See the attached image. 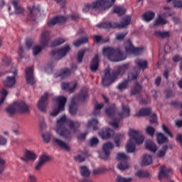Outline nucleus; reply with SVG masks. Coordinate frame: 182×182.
I'll return each mask as SVG.
<instances>
[{"instance_id":"1","label":"nucleus","mask_w":182,"mask_h":182,"mask_svg":"<svg viewBox=\"0 0 182 182\" xmlns=\"http://www.w3.org/2000/svg\"><path fill=\"white\" fill-rule=\"evenodd\" d=\"M130 68V63H127L117 67V69L110 73L109 68L105 69V75L102 76V83L105 87L110 86L117 79L119 75H124Z\"/></svg>"},{"instance_id":"2","label":"nucleus","mask_w":182,"mask_h":182,"mask_svg":"<svg viewBox=\"0 0 182 182\" xmlns=\"http://www.w3.org/2000/svg\"><path fill=\"white\" fill-rule=\"evenodd\" d=\"M122 112L118 113V117H114V113L116 112V107H111L107 108L105 110L106 114L108 116V117H111V119H113L112 122H109L110 126L113 127L114 129H118L119 128V124L120 123V120L123 119V117H129L130 116V108L129 106L122 104Z\"/></svg>"},{"instance_id":"3","label":"nucleus","mask_w":182,"mask_h":182,"mask_svg":"<svg viewBox=\"0 0 182 182\" xmlns=\"http://www.w3.org/2000/svg\"><path fill=\"white\" fill-rule=\"evenodd\" d=\"M116 0H96L92 3H86L82 12L87 14L89 11H106L114 5Z\"/></svg>"},{"instance_id":"4","label":"nucleus","mask_w":182,"mask_h":182,"mask_svg":"<svg viewBox=\"0 0 182 182\" xmlns=\"http://www.w3.org/2000/svg\"><path fill=\"white\" fill-rule=\"evenodd\" d=\"M130 22H132V16H125L120 23L105 21L99 23L96 26L102 29H123L124 28H127L130 25Z\"/></svg>"},{"instance_id":"5","label":"nucleus","mask_w":182,"mask_h":182,"mask_svg":"<svg viewBox=\"0 0 182 182\" xmlns=\"http://www.w3.org/2000/svg\"><path fill=\"white\" fill-rule=\"evenodd\" d=\"M130 139L127 144V153H134L136 151V144H143L144 141V136L140 134V132L136 130H130Z\"/></svg>"},{"instance_id":"6","label":"nucleus","mask_w":182,"mask_h":182,"mask_svg":"<svg viewBox=\"0 0 182 182\" xmlns=\"http://www.w3.org/2000/svg\"><path fill=\"white\" fill-rule=\"evenodd\" d=\"M104 56H107L111 62H120L126 59V53L119 48H113L112 47L104 48L102 50Z\"/></svg>"},{"instance_id":"7","label":"nucleus","mask_w":182,"mask_h":182,"mask_svg":"<svg viewBox=\"0 0 182 182\" xmlns=\"http://www.w3.org/2000/svg\"><path fill=\"white\" fill-rule=\"evenodd\" d=\"M65 123H66V116L64 115L57 121L55 132L60 137H63L65 140H70L72 134L70 131L65 126Z\"/></svg>"},{"instance_id":"8","label":"nucleus","mask_w":182,"mask_h":182,"mask_svg":"<svg viewBox=\"0 0 182 182\" xmlns=\"http://www.w3.org/2000/svg\"><path fill=\"white\" fill-rule=\"evenodd\" d=\"M89 94L87 92H81L77 97H73L71 100V104L69 107V112L72 116H76V112H77V102L83 103L87 100Z\"/></svg>"},{"instance_id":"9","label":"nucleus","mask_w":182,"mask_h":182,"mask_svg":"<svg viewBox=\"0 0 182 182\" xmlns=\"http://www.w3.org/2000/svg\"><path fill=\"white\" fill-rule=\"evenodd\" d=\"M134 63L136 67L134 68V72L131 73L129 75L131 80H136L137 77H139V75H140V70H144V69H147V61L146 60H143L141 58H136L134 60Z\"/></svg>"},{"instance_id":"10","label":"nucleus","mask_w":182,"mask_h":182,"mask_svg":"<svg viewBox=\"0 0 182 182\" xmlns=\"http://www.w3.org/2000/svg\"><path fill=\"white\" fill-rule=\"evenodd\" d=\"M50 39V36H49V31H43L41 36V45L42 47L39 46H36L33 47V56H37V55H39L41 52H42V50L46 46H48V44L49 43V41Z\"/></svg>"},{"instance_id":"11","label":"nucleus","mask_w":182,"mask_h":182,"mask_svg":"<svg viewBox=\"0 0 182 182\" xmlns=\"http://www.w3.org/2000/svg\"><path fill=\"white\" fill-rule=\"evenodd\" d=\"M55 102L58 104V106L53 111L51 112V116H58L60 112L65 110V106L68 102V98L64 96H58L55 98Z\"/></svg>"},{"instance_id":"12","label":"nucleus","mask_w":182,"mask_h":182,"mask_svg":"<svg viewBox=\"0 0 182 182\" xmlns=\"http://www.w3.org/2000/svg\"><path fill=\"white\" fill-rule=\"evenodd\" d=\"M70 50V47L69 46H65L64 47L53 50L50 52V55L54 59V60H60L62 58L66 56V54Z\"/></svg>"},{"instance_id":"13","label":"nucleus","mask_w":182,"mask_h":182,"mask_svg":"<svg viewBox=\"0 0 182 182\" xmlns=\"http://www.w3.org/2000/svg\"><path fill=\"white\" fill-rule=\"evenodd\" d=\"M127 159H129V156L124 153H118L117 154V160L121 161L117 165V168L121 171H124V170H129V168H130Z\"/></svg>"},{"instance_id":"14","label":"nucleus","mask_w":182,"mask_h":182,"mask_svg":"<svg viewBox=\"0 0 182 182\" xmlns=\"http://www.w3.org/2000/svg\"><path fill=\"white\" fill-rule=\"evenodd\" d=\"M48 106H49V94L45 92L39 99L37 103V107L40 112H46Z\"/></svg>"},{"instance_id":"15","label":"nucleus","mask_w":182,"mask_h":182,"mask_svg":"<svg viewBox=\"0 0 182 182\" xmlns=\"http://www.w3.org/2000/svg\"><path fill=\"white\" fill-rule=\"evenodd\" d=\"M125 50L127 53H132L135 56H139V55L143 53V48H134L130 40L127 41L125 43Z\"/></svg>"},{"instance_id":"16","label":"nucleus","mask_w":182,"mask_h":182,"mask_svg":"<svg viewBox=\"0 0 182 182\" xmlns=\"http://www.w3.org/2000/svg\"><path fill=\"white\" fill-rule=\"evenodd\" d=\"M114 146L112 142H107L102 146V153H100L99 156L102 160H107L110 156V150H112Z\"/></svg>"},{"instance_id":"17","label":"nucleus","mask_w":182,"mask_h":182,"mask_svg":"<svg viewBox=\"0 0 182 182\" xmlns=\"http://www.w3.org/2000/svg\"><path fill=\"white\" fill-rule=\"evenodd\" d=\"M143 93L141 92H132L130 96H136L140 105H147L150 102V97L146 92Z\"/></svg>"},{"instance_id":"18","label":"nucleus","mask_w":182,"mask_h":182,"mask_svg":"<svg viewBox=\"0 0 182 182\" xmlns=\"http://www.w3.org/2000/svg\"><path fill=\"white\" fill-rule=\"evenodd\" d=\"M171 174H173V169L167 168V166L164 165L159 167V180H163V178H168Z\"/></svg>"},{"instance_id":"19","label":"nucleus","mask_w":182,"mask_h":182,"mask_svg":"<svg viewBox=\"0 0 182 182\" xmlns=\"http://www.w3.org/2000/svg\"><path fill=\"white\" fill-rule=\"evenodd\" d=\"M25 75L28 85L33 86V85L36 83V80H35V77L33 76V68L27 67L25 70Z\"/></svg>"},{"instance_id":"20","label":"nucleus","mask_w":182,"mask_h":182,"mask_svg":"<svg viewBox=\"0 0 182 182\" xmlns=\"http://www.w3.org/2000/svg\"><path fill=\"white\" fill-rule=\"evenodd\" d=\"M16 107H17V112H19L20 113H23V114H29L31 113V107L25 103L23 101H17L16 102Z\"/></svg>"},{"instance_id":"21","label":"nucleus","mask_w":182,"mask_h":182,"mask_svg":"<svg viewBox=\"0 0 182 182\" xmlns=\"http://www.w3.org/2000/svg\"><path fill=\"white\" fill-rule=\"evenodd\" d=\"M49 160H50V157L46 155L40 156L37 162L35 164L36 171H39V170L43 166V164H45L46 161H49Z\"/></svg>"},{"instance_id":"22","label":"nucleus","mask_w":182,"mask_h":182,"mask_svg":"<svg viewBox=\"0 0 182 182\" xmlns=\"http://www.w3.org/2000/svg\"><path fill=\"white\" fill-rule=\"evenodd\" d=\"M76 87H77V82H61V89H63V90L73 92Z\"/></svg>"},{"instance_id":"23","label":"nucleus","mask_w":182,"mask_h":182,"mask_svg":"<svg viewBox=\"0 0 182 182\" xmlns=\"http://www.w3.org/2000/svg\"><path fill=\"white\" fill-rule=\"evenodd\" d=\"M53 142L55 144L58 146L60 149H62V150H65V151H70V146L66 142L63 141L62 139L54 137L53 138Z\"/></svg>"},{"instance_id":"24","label":"nucleus","mask_w":182,"mask_h":182,"mask_svg":"<svg viewBox=\"0 0 182 182\" xmlns=\"http://www.w3.org/2000/svg\"><path fill=\"white\" fill-rule=\"evenodd\" d=\"M14 76L11 77L8 76L6 77V80L3 82L4 86L6 87H13V86H15V84L16 83V79L15 78V76L18 75L16 71L14 72Z\"/></svg>"},{"instance_id":"25","label":"nucleus","mask_w":182,"mask_h":182,"mask_svg":"<svg viewBox=\"0 0 182 182\" xmlns=\"http://www.w3.org/2000/svg\"><path fill=\"white\" fill-rule=\"evenodd\" d=\"M113 133H114V132L112 129L103 128L99 132V134L103 140H106L107 139H110V137H112V134H113Z\"/></svg>"},{"instance_id":"26","label":"nucleus","mask_w":182,"mask_h":182,"mask_svg":"<svg viewBox=\"0 0 182 182\" xmlns=\"http://www.w3.org/2000/svg\"><path fill=\"white\" fill-rule=\"evenodd\" d=\"M63 22H66V17L63 16H56L48 21V26H55L56 23H62Z\"/></svg>"},{"instance_id":"27","label":"nucleus","mask_w":182,"mask_h":182,"mask_svg":"<svg viewBox=\"0 0 182 182\" xmlns=\"http://www.w3.org/2000/svg\"><path fill=\"white\" fill-rule=\"evenodd\" d=\"M100 62V60L99 59V55L96 54L90 63V69L91 72L97 71V70L99 69Z\"/></svg>"},{"instance_id":"28","label":"nucleus","mask_w":182,"mask_h":182,"mask_svg":"<svg viewBox=\"0 0 182 182\" xmlns=\"http://www.w3.org/2000/svg\"><path fill=\"white\" fill-rule=\"evenodd\" d=\"M145 148L146 150L151 151L152 153H156L157 151V146L154 141L151 140H147L145 142Z\"/></svg>"},{"instance_id":"29","label":"nucleus","mask_w":182,"mask_h":182,"mask_svg":"<svg viewBox=\"0 0 182 182\" xmlns=\"http://www.w3.org/2000/svg\"><path fill=\"white\" fill-rule=\"evenodd\" d=\"M155 16L156 13L151 11H148L141 15V18L143 21H145V22H150V21H153Z\"/></svg>"},{"instance_id":"30","label":"nucleus","mask_w":182,"mask_h":182,"mask_svg":"<svg viewBox=\"0 0 182 182\" xmlns=\"http://www.w3.org/2000/svg\"><path fill=\"white\" fill-rule=\"evenodd\" d=\"M150 114H151V108L145 107L141 109L138 112H136L135 116H136L137 117H141L144 116H150Z\"/></svg>"},{"instance_id":"31","label":"nucleus","mask_w":182,"mask_h":182,"mask_svg":"<svg viewBox=\"0 0 182 182\" xmlns=\"http://www.w3.org/2000/svg\"><path fill=\"white\" fill-rule=\"evenodd\" d=\"M154 34L156 38H159V39H166V38H170L169 31H161L160 30H157L154 32Z\"/></svg>"},{"instance_id":"32","label":"nucleus","mask_w":182,"mask_h":182,"mask_svg":"<svg viewBox=\"0 0 182 182\" xmlns=\"http://www.w3.org/2000/svg\"><path fill=\"white\" fill-rule=\"evenodd\" d=\"M16 111H18V108L16 107V102H14L13 104L9 105L6 109V112L7 114H9V116L15 114V113H16Z\"/></svg>"},{"instance_id":"33","label":"nucleus","mask_w":182,"mask_h":182,"mask_svg":"<svg viewBox=\"0 0 182 182\" xmlns=\"http://www.w3.org/2000/svg\"><path fill=\"white\" fill-rule=\"evenodd\" d=\"M68 127L70 130H73L74 133H76L77 129L80 127V123L78 121L70 120L68 122Z\"/></svg>"},{"instance_id":"34","label":"nucleus","mask_w":182,"mask_h":182,"mask_svg":"<svg viewBox=\"0 0 182 182\" xmlns=\"http://www.w3.org/2000/svg\"><path fill=\"white\" fill-rule=\"evenodd\" d=\"M24 156H25V159H24L25 161H26L28 160H30L31 161H35V160H36V159H37V156L35 154V153H33L29 150H26L25 151Z\"/></svg>"},{"instance_id":"35","label":"nucleus","mask_w":182,"mask_h":182,"mask_svg":"<svg viewBox=\"0 0 182 182\" xmlns=\"http://www.w3.org/2000/svg\"><path fill=\"white\" fill-rule=\"evenodd\" d=\"M11 4L13 6H14L15 14H16V15H21V14H23L24 9L21 6L18 5V0H13Z\"/></svg>"},{"instance_id":"36","label":"nucleus","mask_w":182,"mask_h":182,"mask_svg":"<svg viewBox=\"0 0 182 182\" xmlns=\"http://www.w3.org/2000/svg\"><path fill=\"white\" fill-rule=\"evenodd\" d=\"M153 163V157L150 154H144L141 164L142 166H150Z\"/></svg>"},{"instance_id":"37","label":"nucleus","mask_w":182,"mask_h":182,"mask_svg":"<svg viewBox=\"0 0 182 182\" xmlns=\"http://www.w3.org/2000/svg\"><path fill=\"white\" fill-rule=\"evenodd\" d=\"M113 14H117L118 16H122V15H124L126 14V10L120 6H116L112 9Z\"/></svg>"},{"instance_id":"38","label":"nucleus","mask_w":182,"mask_h":182,"mask_svg":"<svg viewBox=\"0 0 182 182\" xmlns=\"http://www.w3.org/2000/svg\"><path fill=\"white\" fill-rule=\"evenodd\" d=\"M97 124H99V121H97V119H92L87 122L86 127H87L88 129L92 127L93 130H97V129H99L97 127Z\"/></svg>"},{"instance_id":"39","label":"nucleus","mask_w":182,"mask_h":182,"mask_svg":"<svg viewBox=\"0 0 182 182\" xmlns=\"http://www.w3.org/2000/svg\"><path fill=\"white\" fill-rule=\"evenodd\" d=\"M156 136L158 144H164V143H167V141H168V139L161 132L157 133Z\"/></svg>"},{"instance_id":"40","label":"nucleus","mask_w":182,"mask_h":182,"mask_svg":"<svg viewBox=\"0 0 182 182\" xmlns=\"http://www.w3.org/2000/svg\"><path fill=\"white\" fill-rule=\"evenodd\" d=\"M135 176L139 178H149V177H150V173L146 171L138 170L136 172Z\"/></svg>"},{"instance_id":"41","label":"nucleus","mask_w":182,"mask_h":182,"mask_svg":"<svg viewBox=\"0 0 182 182\" xmlns=\"http://www.w3.org/2000/svg\"><path fill=\"white\" fill-rule=\"evenodd\" d=\"M93 41L95 43H107L110 41L109 38H102L100 36H92Z\"/></svg>"},{"instance_id":"42","label":"nucleus","mask_w":182,"mask_h":182,"mask_svg":"<svg viewBox=\"0 0 182 182\" xmlns=\"http://www.w3.org/2000/svg\"><path fill=\"white\" fill-rule=\"evenodd\" d=\"M72 73V69L65 68L60 70V73L58 76L62 79H65V77H68V76H70Z\"/></svg>"},{"instance_id":"43","label":"nucleus","mask_w":182,"mask_h":182,"mask_svg":"<svg viewBox=\"0 0 182 182\" xmlns=\"http://www.w3.org/2000/svg\"><path fill=\"white\" fill-rule=\"evenodd\" d=\"M85 43H89V37H82L80 39H78L75 42H74L73 45L74 46H76V48H79L80 45H83Z\"/></svg>"},{"instance_id":"44","label":"nucleus","mask_w":182,"mask_h":182,"mask_svg":"<svg viewBox=\"0 0 182 182\" xmlns=\"http://www.w3.org/2000/svg\"><path fill=\"white\" fill-rule=\"evenodd\" d=\"M167 23V21L163 18L161 15H159L157 18L154 20V26H159V25H166Z\"/></svg>"},{"instance_id":"45","label":"nucleus","mask_w":182,"mask_h":182,"mask_svg":"<svg viewBox=\"0 0 182 182\" xmlns=\"http://www.w3.org/2000/svg\"><path fill=\"white\" fill-rule=\"evenodd\" d=\"M40 12L41 11H39V9H36L35 7H33L29 14V16L31 18V21H36V16H38V14H40Z\"/></svg>"},{"instance_id":"46","label":"nucleus","mask_w":182,"mask_h":182,"mask_svg":"<svg viewBox=\"0 0 182 182\" xmlns=\"http://www.w3.org/2000/svg\"><path fill=\"white\" fill-rule=\"evenodd\" d=\"M103 104H95L93 111L94 116H99L100 114V111L103 109Z\"/></svg>"},{"instance_id":"47","label":"nucleus","mask_w":182,"mask_h":182,"mask_svg":"<svg viewBox=\"0 0 182 182\" xmlns=\"http://www.w3.org/2000/svg\"><path fill=\"white\" fill-rule=\"evenodd\" d=\"M65 42H66V40H65L64 38H58L51 43V48H55V46H59V45H62Z\"/></svg>"},{"instance_id":"48","label":"nucleus","mask_w":182,"mask_h":182,"mask_svg":"<svg viewBox=\"0 0 182 182\" xmlns=\"http://www.w3.org/2000/svg\"><path fill=\"white\" fill-rule=\"evenodd\" d=\"M168 149V146L167 145H164L161 149L158 151L157 156L164 157V156H166V153L167 152Z\"/></svg>"},{"instance_id":"49","label":"nucleus","mask_w":182,"mask_h":182,"mask_svg":"<svg viewBox=\"0 0 182 182\" xmlns=\"http://www.w3.org/2000/svg\"><path fill=\"white\" fill-rule=\"evenodd\" d=\"M124 137V135L122 134H118L114 136V143L117 146V147H120V140Z\"/></svg>"},{"instance_id":"50","label":"nucleus","mask_w":182,"mask_h":182,"mask_svg":"<svg viewBox=\"0 0 182 182\" xmlns=\"http://www.w3.org/2000/svg\"><path fill=\"white\" fill-rule=\"evenodd\" d=\"M117 182H132L133 181V178H124L121 176H118L116 178Z\"/></svg>"},{"instance_id":"51","label":"nucleus","mask_w":182,"mask_h":182,"mask_svg":"<svg viewBox=\"0 0 182 182\" xmlns=\"http://www.w3.org/2000/svg\"><path fill=\"white\" fill-rule=\"evenodd\" d=\"M83 56H85V50H80L77 53V60L78 63L83 62Z\"/></svg>"},{"instance_id":"52","label":"nucleus","mask_w":182,"mask_h":182,"mask_svg":"<svg viewBox=\"0 0 182 182\" xmlns=\"http://www.w3.org/2000/svg\"><path fill=\"white\" fill-rule=\"evenodd\" d=\"M128 32L125 33H119L116 35V39L117 41H123L124 38H126L127 35L128 34Z\"/></svg>"},{"instance_id":"53","label":"nucleus","mask_w":182,"mask_h":182,"mask_svg":"<svg viewBox=\"0 0 182 182\" xmlns=\"http://www.w3.org/2000/svg\"><path fill=\"white\" fill-rule=\"evenodd\" d=\"M8 96V92H1V97H0V107L4 105V102H5V99Z\"/></svg>"},{"instance_id":"54","label":"nucleus","mask_w":182,"mask_h":182,"mask_svg":"<svg viewBox=\"0 0 182 182\" xmlns=\"http://www.w3.org/2000/svg\"><path fill=\"white\" fill-rule=\"evenodd\" d=\"M156 132V129L154 128H153V127H147L146 129V132L147 133V134H149V136H154V132Z\"/></svg>"},{"instance_id":"55","label":"nucleus","mask_w":182,"mask_h":182,"mask_svg":"<svg viewBox=\"0 0 182 182\" xmlns=\"http://www.w3.org/2000/svg\"><path fill=\"white\" fill-rule=\"evenodd\" d=\"M129 86V82L127 80L122 82L117 86V89L119 90H123V89H126Z\"/></svg>"},{"instance_id":"56","label":"nucleus","mask_w":182,"mask_h":182,"mask_svg":"<svg viewBox=\"0 0 182 182\" xmlns=\"http://www.w3.org/2000/svg\"><path fill=\"white\" fill-rule=\"evenodd\" d=\"M97 143H99V139L97 137H92L90 141V147L97 146Z\"/></svg>"},{"instance_id":"57","label":"nucleus","mask_w":182,"mask_h":182,"mask_svg":"<svg viewBox=\"0 0 182 182\" xmlns=\"http://www.w3.org/2000/svg\"><path fill=\"white\" fill-rule=\"evenodd\" d=\"M149 122L151 124L153 123H157V115L155 113H152L149 117Z\"/></svg>"},{"instance_id":"58","label":"nucleus","mask_w":182,"mask_h":182,"mask_svg":"<svg viewBox=\"0 0 182 182\" xmlns=\"http://www.w3.org/2000/svg\"><path fill=\"white\" fill-rule=\"evenodd\" d=\"M162 129L164 133H166V134L169 136V137H173V134H171V132H170V129H168V128L166 127L165 124L162 125Z\"/></svg>"},{"instance_id":"59","label":"nucleus","mask_w":182,"mask_h":182,"mask_svg":"<svg viewBox=\"0 0 182 182\" xmlns=\"http://www.w3.org/2000/svg\"><path fill=\"white\" fill-rule=\"evenodd\" d=\"M5 160L0 157V174H2L5 170Z\"/></svg>"},{"instance_id":"60","label":"nucleus","mask_w":182,"mask_h":182,"mask_svg":"<svg viewBox=\"0 0 182 182\" xmlns=\"http://www.w3.org/2000/svg\"><path fill=\"white\" fill-rule=\"evenodd\" d=\"M42 138L46 143H49L50 141V134H42Z\"/></svg>"},{"instance_id":"61","label":"nucleus","mask_w":182,"mask_h":182,"mask_svg":"<svg viewBox=\"0 0 182 182\" xmlns=\"http://www.w3.org/2000/svg\"><path fill=\"white\" fill-rule=\"evenodd\" d=\"M173 6H174V8L182 9V1H181V0H174L173 1Z\"/></svg>"},{"instance_id":"62","label":"nucleus","mask_w":182,"mask_h":182,"mask_svg":"<svg viewBox=\"0 0 182 182\" xmlns=\"http://www.w3.org/2000/svg\"><path fill=\"white\" fill-rule=\"evenodd\" d=\"M2 60L4 63H5V65L8 66L12 62V58H11V57L4 56L2 58Z\"/></svg>"},{"instance_id":"63","label":"nucleus","mask_w":182,"mask_h":182,"mask_svg":"<svg viewBox=\"0 0 182 182\" xmlns=\"http://www.w3.org/2000/svg\"><path fill=\"white\" fill-rule=\"evenodd\" d=\"M75 161H78V163H83L85 161V158L82 155H77L74 157Z\"/></svg>"},{"instance_id":"64","label":"nucleus","mask_w":182,"mask_h":182,"mask_svg":"<svg viewBox=\"0 0 182 182\" xmlns=\"http://www.w3.org/2000/svg\"><path fill=\"white\" fill-rule=\"evenodd\" d=\"M104 171H105V168H98L94 169L92 173L94 175H97V174H102V173H103Z\"/></svg>"}]
</instances>
